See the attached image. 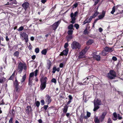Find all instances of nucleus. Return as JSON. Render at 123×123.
<instances>
[{
    "label": "nucleus",
    "instance_id": "nucleus-1",
    "mask_svg": "<svg viewBox=\"0 0 123 123\" xmlns=\"http://www.w3.org/2000/svg\"><path fill=\"white\" fill-rule=\"evenodd\" d=\"M23 68L25 70L27 69L26 65L25 64H23L21 62H20L18 64V72L19 73H21Z\"/></svg>",
    "mask_w": 123,
    "mask_h": 123
},
{
    "label": "nucleus",
    "instance_id": "nucleus-2",
    "mask_svg": "<svg viewBox=\"0 0 123 123\" xmlns=\"http://www.w3.org/2000/svg\"><path fill=\"white\" fill-rule=\"evenodd\" d=\"M108 77L111 79H114L116 77V73L114 71L110 70L109 73L107 74Z\"/></svg>",
    "mask_w": 123,
    "mask_h": 123
},
{
    "label": "nucleus",
    "instance_id": "nucleus-3",
    "mask_svg": "<svg viewBox=\"0 0 123 123\" xmlns=\"http://www.w3.org/2000/svg\"><path fill=\"white\" fill-rule=\"evenodd\" d=\"M21 38L23 39V38L25 40V42L27 43L28 41V35L25 32H21L20 33Z\"/></svg>",
    "mask_w": 123,
    "mask_h": 123
},
{
    "label": "nucleus",
    "instance_id": "nucleus-4",
    "mask_svg": "<svg viewBox=\"0 0 123 123\" xmlns=\"http://www.w3.org/2000/svg\"><path fill=\"white\" fill-rule=\"evenodd\" d=\"M87 118L88 117H87V116H85V113L83 112L81 113V115L78 117V119L79 121L81 123H82L84 119H87Z\"/></svg>",
    "mask_w": 123,
    "mask_h": 123
},
{
    "label": "nucleus",
    "instance_id": "nucleus-5",
    "mask_svg": "<svg viewBox=\"0 0 123 123\" xmlns=\"http://www.w3.org/2000/svg\"><path fill=\"white\" fill-rule=\"evenodd\" d=\"M71 47L73 49H79L80 48V45L78 43L74 41L72 43Z\"/></svg>",
    "mask_w": 123,
    "mask_h": 123
},
{
    "label": "nucleus",
    "instance_id": "nucleus-6",
    "mask_svg": "<svg viewBox=\"0 0 123 123\" xmlns=\"http://www.w3.org/2000/svg\"><path fill=\"white\" fill-rule=\"evenodd\" d=\"M101 101L97 98H95L94 101V108H99L98 106L101 104Z\"/></svg>",
    "mask_w": 123,
    "mask_h": 123
},
{
    "label": "nucleus",
    "instance_id": "nucleus-7",
    "mask_svg": "<svg viewBox=\"0 0 123 123\" xmlns=\"http://www.w3.org/2000/svg\"><path fill=\"white\" fill-rule=\"evenodd\" d=\"M42 72L41 71L40 74V76L41 77V78L40 80V81L41 83H46L47 81L48 80L47 78V77H44L43 76V74L42 75Z\"/></svg>",
    "mask_w": 123,
    "mask_h": 123
},
{
    "label": "nucleus",
    "instance_id": "nucleus-8",
    "mask_svg": "<svg viewBox=\"0 0 123 123\" xmlns=\"http://www.w3.org/2000/svg\"><path fill=\"white\" fill-rule=\"evenodd\" d=\"M60 23V22L58 21L55 22L53 25L51 26L54 30L55 31L57 27L58 26Z\"/></svg>",
    "mask_w": 123,
    "mask_h": 123
},
{
    "label": "nucleus",
    "instance_id": "nucleus-9",
    "mask_svg": "<svg viewBox=\"0 0 123 123\" xmlns=\"http://www.w3.org/2000/svg\"><path fill=\"white\" fill-rule=\"evenodd\" d=\"M46 97V103H47V104L48 105L51 102V97L48 95H47Z\"/></svg>",
    "mask_w": 123,
    "mask_h": 123
},
{
    "label": "nucleus",
    "instance_id": "nucleus-10",
    "mask_svg": "<svg viewBox=\"0 0 123 123\" xmlns=\"http://www.w3.org/2000/svg\"><path fill=\"white\" fill-rule=\"evenodd\" d=\"M106 113L104 112L102 115L99 118L100 121L101 122H102L104 120L106 115Z\"/></svg>",
    "mask_w": 123,
    "mask_h": 123
},
{
    "label": "nucleus",
    "instance_id": "nucleus-11",
    "mask_svg": "<svg viewBox=\"0 0 123 123\" xmlns=\"http://www.w3.org/2000/svg\"><path fill=\"white\" fill-rule=\"evenodd\" d=\"M74 13L72 12L70 14V16L71 18V22L72 24H74L75 22L76 18L75 17H73Z\"/></svg>",
    "mask_w": 123,
    "mask_h": 123
},
{
    "label": "nucleus",
    "instance_id": "nucleus-12",
    "mask_svg": "<svg viewBox=\"0 0 123 123\" xmlns=\"http://www.w3.org/2000/svg\"><path fill=\"white\" fill-rule=\"evenodd\" d=\"M29 4L27 2H25L22 5V6L26 10L29 7Z\"/></svg>",
    "mask_w": 123,
    "mask_h": 123
},
{
    "label": "nucleus",
    "instance_id": "nucleus-13",
    "mask_svg": "<svg viewBox=\"0 0 123 123\" xmlns=\"http://www.w3.org/2000/svg\"><path fill=\"white\" fill-rule=\"evenodd\" d=\"M68 49H66L65 50L63 51L62 52H61L60 55L62 56L63 55H67L68 54Z\"/></svg>",
    "mask_w": 123,
    "mask_h": 123
},
{
    "label": "nucleus",
    "instance_id": "nucleus-14",
    "mask_svg": "<svg viewBox=\"0 0 123 123\" xmlns=\"http://www.w3.org/2000/svg\"><path fill=\"white\" fill-rule=\"evenodd\" d=\"M104 49L105 51L106 52H111L113 51L112 48L108 47H105V48Z\"/></svg>",
    "mask_w": 123,
    "mask_h": 123
},
{
    "label": "nucleus",
    "instance_id": "nucleus-15",
    "mask_svg": "<svg viewBox=\"0 0 123 123\" xmlns=\"http://www.w3.org/2000/svg\"><path fill=\"white\" fill-rule=\"evenodd\" d=\"M46 83H41L40 88L41 90H43L45 88L46 85Z\"/></svg>",
    "mask_w": 123,
    "mask_h": 123
},
{
    "label": "nucleus",
    "instance_id": "nucleus-16",
    "mask_svg": "<svg viewBox=\"0 0 123 123\" xmlns=\"http://www.w3.org/2000/svg\"><path fill=\"white\" fill-rule=\"evenodd\" d=\"M31 108H27V109H26L25 112L28 115L31 114Z\"/></svg>",
    "mask_w": 123,
    "mask_h": 123
},
{
    "label": "nucleus",
    "instance_id": "nucleus-17",
    "mask_svg": "<svg viewBox=\"0 0 123 123\" xmlns=\"http://www.w3.org/2000/svg\"><path fill=\"white\" fill-rule=\"evenodd\" d=\"M94 58L95 59L98 61H100V56L98 55H94Z\"/></svg>",
    "mask_w": 123,
    "mask_h": 123
},
{
    "label": "nucleus",
    "instance_id": "nucleus-18",
    "mask_svg": "<svg viewBox=\"0 0 123 123\" xmlns=\"http://www.w3.org/2000/svg\"><path fill=\"white\" fill-rule=\"evenodd\" d=\"M105 11H103L102 12V13L98 16L99 19H101L103 18L105 16Z\"/></svg>",
    "mask_w": 123,
    "mask_h": 123
},
{
    "label": "nucleus",
    "instance_id": "nucleus-19",
    "mask_svg": "<svg viewBox=\"0 0 123 123\" xmlns=\"http://www.w3.org/2000/svg\"><path fill=\"white\" fill-rule=\"evenodd\" d=\"M113 119L114 120H116L117 119L118 114H117L116 112H114L113 114Z\"/></svg>",
    "mask_w": 123,
    "mask_h": 123
},
{
    "label": "nucleus",
    "instance_id": "nucleus-20",
    "mask_svg": "<svg viewBox=\"0 0 123 123\" xmlns=\"http://www.w3.org/2000/svg\"><path fill=\"white\" fill-rule=\"evenodd\" d=\"M19 83H20L18 82L17 80L16 79L15 80L13 83L14 86L15 87L18 86V85Z\"/></svg>",
    "mask_w": 123,
    "mask_h": 123
},
{
    "label": "nucleus",
    "instance_id": "nucleus-21",
    "mask_svg": "<svg viewBox=\"0 0 123 123\" xmlns=\"http://www.w3.org/2000/svg\"><path fill=\"white\" fill-rule=\"evenodd\" d=\"M51 63L49 60H48L47 62V65H48V69H50V67L51 66Z\"/></svg>",
    "mask_w": 123,
    "mask_h": 123
},
{
    "label": "nucleus",
    "instance_id": "nucleus-22",
    "mask_svg": "<svg viewBox=\"0 0 123 123\" xmlns=\"http://www.w3.org/2000/svg\"><path fill=\"white\" fill-rule=\"evenodd\" d=\"M93 42V41L92 39L89 40L87 42V44L88 45L91 44Z\"/></svg>",
    "mask_w": 123,
    "mask_h": 123
},
{
    "label": "nucleus",
    "instance_id": "nucleus-23",
    "mask_svg": "<svg viewBox=\"0 0 123 123\" xmlns=\"http://www.w3.org/2000/svg\"><path fill=\"white\" fill-rule=\"evenodd\" d=\"M26 79V75L25 74L22 77V78L21 80V83H22L23 82H24L25 79Z\"/></svg>",
    "mask_w": 123,
    "mask_h": 123
},
{
    "label": "nucleus",
    "instance_id": "nucleus-24",
    "mask_svg": "<svg viewBox=\"0 0 123 123\" xmlns=\"http://www.w3.org/2000/svg\"><path fill=\"white\" fill-rule=\"evenodd\" d=\"M20 90V89L19 88H18V86H17L16 87H15V88L14 89V92H17L18 93L19 92Z\"/></svg>",
    "mask_w": 123,
    "mask_h": 123
},
{
    "label": "nucleus",
    "instance_id": "nucleus-25",
    "mask_svg": "<svg viewBox=\"0 0 123 123\" xmlns=\"http://www.w3.org/2000/svg\"><path fill=\"white\" fill-rule=\"evenodd\" d=\"M69 36L68 37H67V40L68 41H69L71 40L73 38L72 36L71 35Z\"/></svg>",
    "mask_w": 123,
    "mask_h": 123
},
{
    "label": "nucleus",
    "instance_id": "nucleus-26",
    "mask_svg": "<svg viewBox=\"0 0 123 123\" xmlns=\"http://www.w3.org/2000/svg\"><path fill=\"white\" fill-rule=\"evenodd\" d=\"M94 121L95 123H99L100 120L99 119H98L97 117H95L94 119Z\"/></svg>",
    "mask_w": 123,
    "mask_h": 123
},
{
    "label": "nucleus",
    "instance_id": "nucleus-27",
    "mask_svg": "<svg viewBox=\"0 0 123 123\" xmlns=\"http://www.w3.org/2000/svg\"><path fill=\"white\" fill-rule=\"evenodd\" d=\"M106 52L105 50H103L101 53H99V54H101L103 56H105L106 55Z\"/></svg>",
    "mask_w": 123,
    "mask_h": 123
},
{
    "label": "nucleus",
    "instance_id": "nucleus-28",
    "mask_svg": "<svg viewBox=\"0 0 123 123\" xmlns=\"http://www.w3.org/2000/svg\"><path fill=\"white\" fill-rule=\"evenodd\" d=\"M60 97L61 98H64L65 97V94L64 92L61 93L60 95Z\"/></svg>",
    "mask_w": 123,
    "mask_h": 123
},
{
    "label": "nucleus",
    "instance_id": "nucleus-29",
    "mask_svg": "<svg viewBox=\"0 0 123 123\" xmlns=\"http://www.w3.org/2000/svg\"><path fill=\"white\" fill-rule=\"evenodd\" d=\"M47 52V50L46 49H44L43 50L42 52V54L44 55H46Z\"/></svg>",
    "mask_w": 123,
    "mask_h": 123
},
{
    "label": "nucleus",
    "instance_id": "nucleus-30",
    "mask_svg": "<svg viewBox=\"0 0 123 123\" xmlns=\"http://www.w3.org/2000/svg\"><path fill=\"white\" fill-rule=\"evenodd\" d=\"M19 52L18 51H16L14 54V55L15 56L18 57L19 55Z\"/></svg>",
    "mask_w": 123,
    "mask_h": 123
},
{
    "label": "nucleus",
    "instance_id": "nucleus-31",
    "mask_svg": "<svg viewBox=\"0 0 123 123\" xmlns=\"http://www.w3.org/2000/svg\"><path fill=\"white\" fill-rule=\"evenodd\" d=\"M15 72H14L12 75L9 78V80H12L13 79L15 74Z\"/></svg>",
    "mask_w": 123,
    "mask_h": 123
},
{
    "label": "nucleus",
    "instance_id": "nucleus-32",
    "mask_svg": "<svg viewBox=\"0 0 123 123\" xmlns=\"http://www.w3.org/2000/svg\"><path fill=\"white\" fill-rule=\"evenodd\" d=\"M122 13L121 12H120L119 13H117L116 14V15L117 16V17H118V16L120 17L119 18H120L121 17H123V16L122 15Z\"/></svg>",
    "mask_w": 123,
    "mask_h": 123
},
{
    "label": "nucleus",
    "instance_id": "nucleus-33",
    "mask_svg": "<svg viewBox=\"0 0 123 123\" xmlns=\"http://www.w3.org/2000/svg\"><path fill=\"white\" fill-rule=\"evenodd\" d=\"M73 31L71 30H69L68 32V33L69 35H71L72 34Z\"/></svg>",
    "mask_w": 123,
    "mask_h": 123
},
{
    "label": "nucleus",
    "instance_id": "nucleus-34",
    "mask_svg": "<svg viewBox=\"0 0 123 123\" xmlns=\"http://www.w3.org/2000/svg\"><path fill=\"white\" fill-rule=\"evenodd\" d=\"M83 51H83L82 50L81 51L80 53L79 54V55L84 56V55L86 53H84V52Z\"/></svg>",
    "mask_w": 123,
    "mask_h": 123
},
{
    "label": "nucleus",
    "instance_id": "nucleus-35",
    "mask_svg": "<svg viewBox=\"0 0 123 123\" xmlns=\"http://www.w3.org/2000/svg\"><path fill=\"white\" fill-rule=\"evenodd\" d=\"M73 27V24H71L68 27V29L72 30Z\"/></svg>",
    "mask_w": 123,
    "mask_h": 123
},
{
    "label": "nucleus",
    "instance_id": "nucleus-36",
    "mask_svg": "<svg viewBox=\"0 0 123 123\" xmlns=\"http://www.w3.org/2000/svg\"><path fill=\"white\" fill-rule=\"evenodd\" d=\"M88 49L89 47H86L84 49L82 50L83 51H83L84 52V53H86V52L88 50Z\"/></svg>",
    "mask_w": 123,
    "mask_h": 123
},
{
    "label": "nucleus",
    "instance_id": "nucleus-37",
    "mask_svg": "<svg viewBox=\"0 0 123 123\" xmlns=\"http://www.w3.org/2000/svg\"><path fill=\"white\" fill-rule=\"evenodd\" d=\"M10 114H11L12 116H13L15 113V111L13 109H12L11 111H10Z\"/></svg>",
    "mask_w": 123,
    "mask_h": 123
},
{
    "label": "nucleus",
    "instance_id": "nucleus-38",
    "mask_svg": "<svg viewBox=\"0 0 123 123\" xmlns=\"http://www.w3.org/2000/svg\"><path fill=\"white\" fill-rule=\"evenodd\" d=\"M56 70L57 68H56V67H54L53 68V70L52 72L53 73H55Z\"/></svg>",
    "mask_w": 123,
    "mask_h": 123
},
{
    "label": "nucleus",
    "instance_id": "nucleus-39",
    "mask_svg": "<svg viewBox=\"0 0 123 123\" xmlns=\"http://www.w3.org/2000/svg\"><path fill=\"white\" fill-rule=\"evenodd\" d=\"M98 13L97 12H95L94 14L92 16V17L93 18H94L97 15H98Z\"/></svg>",
    "mask_w": 123,
    "mask_h": 123
},
{
    "label": "nucleus",
    "instance_id": "nucleus-40",
    "mask_svg": "<svg viewBox=\"0 0 123 123\" xmlns=\"http://www.w3.org/2000/svg\"><path fill=\"white\" fill-rule=\"evenodd\" d=\"M23 29V27L22 26H20L19 28L17 30L18 31H22Z\"/></svg>",
    "mask_w": 123,
    "mask_h": 123
},
{
    "label": "nucleus",
    "instance_id": "nucleus-41",
    "mask_svg": "<svg viewBox=\"0 0 123 123\" xmlns=\"http://www.w3.org/2000/svg\"><path fill=\"white\" fill-rule=\"evenodd\" d=\"M115 11V6H114L112 8V10L111 12V13L113 14Z\"/></svg>",
    "mask_w": 123,
    "mask_h": 123
},
{
    "label": "nucleus",
    "instance_id": "nucleus-42",
    "mask_svg": "<svg viewBox=\"0 0 123 123\" xmlns=\"http://www.w3.org/2000/svg\"><path fill=\"white\" fill-rule=\"evenodd\" d=\"M34 75V73L33 72H32L29 75V79L33 77Z\"/></svg>",
    "mask_w": 123,
    "mask_h": 123
},
{
    "label": "nucleus",
    "instance_id": "nucleus-43",
    "mask_svg": "<svg viewBox=\"0 0 123 123\" xmlns=\"http://www.w3.org/2000/svg\"><path fill=\"white\" fill-rule=\"evenodd\" d=\"M41 104L42 105H43L44 104L45 102L43 99H42L40 101Z\"/></svg>",
    "mask_w": 123,
    "mask_h": 123
},
{
    "label": "nucleus",
    "instance_id": "nucleus-44",
    "mask_svg": "<svg viewBox=\"0 0 123 123\" xmlns=\"http://www.w3.org/2000/svg\"><path fill=\"white\" fill-rule=\"evenodd\" d=\"M92 18V16H91L90 18H87L86 19H87L88 22V23H89L90 22Z\"/></svg>",
    "mask_w": 123,
    "mask_h": 123
},
{
    "label": "nucleus",
    "instance_id": "nucleus-45",
    "mask_svg": "<svg viewBox=\"0 0 123 123\" xmlns=\"http://www.w3.org/2000/svg\"><path fill=\"white\" fill-rule=\"evenodd\" d=\"M93 0L95 2V3H94V5L95 6L99 2L100 0Z\"/></svg>",
    "mask_w": 123,
    "mask_h": 123
},
{
    "label": "nucleus",
    "instance_id": "nucleus-46",
    "mask_svg": "<svg viewBox=\"0 0 123 123\" xmlns=\"http://www.w3.org/2000/svg\"><path fill=\"white\" fill-rule=\"evenodd\" d=\"M40 104V103L38 101H37L36 102V106L38 107Z\"/></svg>",
    "mask_w": 123,
    "mask_h": 123
},
{
    "label": "nucleus",
    "instance_id": "nucleus-47",
    "mask_svg": "<svg viewBox=\"0 0 123 123\" xmlns=\"http://www.w3.org/2000/svg\"><path fill=\"white\" fill-rule=\"evenodd\" d=\"M83 34L85 35L88 34L86 28L83 31Z\"/></svg>",
    "mask_w": 123,
    "mask_h": 123
},
{
    "label": "nucleus",
    "instance_id": "nucleus-48",
    "mask_svg": "<svg viewBox=\"0 0 123 123\" xmlns=\"http://www.w3.org/2000/svg\"><path fill=\"white\" fill-rule=\"evenodd\" d=\"M39 49L38 48H36L35 49V52L36 53H39Z\"/></svg>",
    "mask_w": 123,
    "mask_h": 123
},
{
    "label": "nucleus",
    "instance_id": "nucleus-49",
    "mask_svg": "<svg viewBox=\"0 0 123 123\" xmlns=\"http://www.w3.org/2000/svg\"><path fill=\"white\" fill-rule=\"evenodd\" d=\"M32 79H31V78L29 79V83H28V85H31L32 83Z\"/></svg>",
    "mask_w": 123,
    "mask_h": 123
},
{
    "label": "nucleus",
    "instance_id": "nucleus-50",
    "mask_svg": "<svg viewBox=\"0 0 123 123\" xmlns=\"http://www.w3.org/2000/svg\"><path fill=\"white\" fill-rule=\"evenodd\" d=\"M51 82H54L55 83H56V80L55 78L52 79L51 80Z\"/></svg>",
    "mask_w": 123,
    "mask_h": 123
},
{
    "label": "nucleus",
    "instance_id": "nucleus-51",
    "mask_svg": "<svg viewBox=\"0 0 123 123\" xmlns=\"http://www.w3.org/2000/svg\"><path fill=\"white\" fill-rule=\"evenodd\" d=\"M117 119L119 120H121L122 119V117L120 115L118 114Z\"/></svg>",
    "mask_w": 123,
    "mask_h": 123
},
{
    "label": "nucleus",
    "instance_id": "nucleus-52",
    "mask_svg": "<svg viewBox=\"0 0 123 123\" xmlns=\"http://www.w3.org/2000/svg\"><path fill=\"white\" fill-rule=\"evenodd\" d=\"M74 26L75 27L76 29H78L79 27V25L77 24H76L74 25Z\"/></svg>",
    "mask_w": 123,
    "mask_h": 123
},
{
    "label": "nucleus",
    "instance_id": "nucleus-53",
    "mask_svg": "<svg viewBox=\"0 0 123 123\" xmlns=\"http://www.w3.org/2000/svg\"><path fill=\"white\" fill-rule=\"evenodd\" d=\"M29 44L30 45H29V46L28 47V48L29 50H31L32 49V47L30 43H29Z\"/></svg>",
    "mask_w": 123,
    "mask_h": 123
},
{
    "label": "nucleus",
    "instance_id": "nucleus-54",
    "mask_svg": "<svg viewBox=\"0 0 123 123\" xmlns=\"http://www.w3.org/2000/svg\"><path fill=\"white\" fill-rule=\"evenodd\" d=\"M68 110V108H64L63 110V112L64 113H66Z\"/></svg>",
    "mask_w": 123,
    "mask_h": 123
},
{
    "label": "nucleus",
    "instance_id": "nucleus-55",
    "mask_svg": "<svg viewBox=\"0 0 123 123\" xmlns=\"http://www.w3.org/2000/svg\"><path fill=\"white\" fill-rule=\"evenodd\" d=\"M91 114L90 112H87V116H87V117H89L90 116Z\"/></svg>",
    "mask_w": 123,
    "mask_h": 123
},
{
    "label": "nucleus",
    "instance_id": "nucleus-56",
    "mask_svg": "<svg viewBox=\"0 0 123 123\" xmlns=\"http://www.w3.org/2000/svg\"><path fill=\"white\" fill-rule=\"evenodd\" d=\"M38 72V70L37 69H36L35 71V76H36L37 75V73Z\"/></svg>",
    "mask_w": 123,
    "mask_h": 123
},
{
    "label": "nucleus",
    "instance_id": "nucleus-57",
    "mask_svg": "<svg viewBox=\"0 0 123 123\" xmlns=\"http://www.w3.org/2000/svg\"><path fill=\"white\" fill-rule=\"evenodd\" d=\"M13 118L12 117L9 120V123H13L12 122Z\"/></svg>",
    "mask_w": 123,
    "mask_h": 123
},
{
    "label": "nucleus",
    "instance_id": "nucleus-58",
    "mask_svg": "<svg viewBox=\"0 0 123 123\" xmlns=\"http://www.w3.org/2000/svg\"><path fill=\"white\" fill-rule=\"evenodd\" d=\"M78 12H77L76 11L75 12L74 14L73 17H75L77 15V14H78Z\"/></svg>",
    "mask_w": 123,
    "mask_h": 123
},
{
    "label": "nucleus",
    "instance_id": "nucleus-59",
    "mask_svg": "<svg viewBox=\"0 0 123 123\" xmlns=\"http://www.w3.org/2000/svg\"><path fill=\"white\" fill-rule=\"evenodd\" d=\"M68 46V43H66L64 45V47L65 48H67Z\"/></svg>",
    "mask_w": 123,
    "mask_h": 123
},
{
    "label": "nucleus",
    "instance_id": "nucleus-60",
    "mask_svg": "<svg viewBox=\"0 0 123 123\" xmlns=\"http://www.w3.org/2000/svg\"><path fill=\"white\" fill-rule=\"evenodd\" d=\"M93 76H94L92 75L91 76H89L87 77V79L88 80V79H91V78H93Z\"/></svg>",
    "mask_w": 123,
    "mask_h": 123
},
{
    "label": "nucleus",
    "instance_id": "nucleus-61",
    "mask_svg": "<svg viewBox=\"0 0 123 123\" xmlns=\"http://www.w3.org/2000/svg\"><path fill=\"white\" fill-rule=\"evenodd\" d=\"M87 21H88L87 19H86V20L84 21L83 23V25H84L85 24L87 23H88Z\"/></svg>",
    "mask_w": 123,
    "mask_h": 123
},
{
    "label": "nucleus",
    "instance_id": "nucleus-62",
    "mask_svg": "<svg viewBox=\"0 0 123 123\" xmlns=\"http://www.w3.org/2000/svg\"><path fill=\"white\" fill-rule=\"evenodd\" d=\"M112 59L113 60L116 61L117 60V58L115 56H113L112 58Z\"/></svg>",
    "mask_w": 123,
    "mask_h": 123
},
{
    "label": "nucleus",
    "instance_id": "nucleus-63",
    "mask_svg": "<svg viewBox=\"0 0 123 123\" xmlns=\"http://www.w3.org/2000/svg\"><path fill=\"white\" fill-rule=\"evenodd\" d=\"M78 6V4L77 3H76L75 4H74L73 6H74V7L75 8H76Z\"/></svg>",
    "mask_w": 123,
    "mask_h": 123
},
{
    "label": "nucleus",
    "instance_id": "nucleus-64",
    "mask_svg": "<svg viewBox=\"0 0 123 123\" xmlns=\"http://www.w3.org/2000/svg\"><path fill=\"white\" fill-rule=\"evenodd\" d=\"M123 107V102L119 105V108Z\"/></svg>",
    "mask_w": 123,
    "mask_h": 123
}]
</instances>
